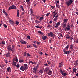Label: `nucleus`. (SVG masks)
I'll return each mask as SVG.
<instances>
[{
  "label": "nucleus",
  "instance_id": "obj_1",
  "mask_svg": "<svg viewBox=\"0 0 78 78\" xmlns=\"http://www.w3.org/2000/svg\"><path fill=\"white\" fill-rule=\"evenodd\" d=\"M28 64L27 63L24 64V66H21L20 69L22 70V71H24L25 70L28 69Z\"/></svg>",
  "mask_w": 78,
  "mask_h": 78
},
{
  "label": "nucleus",
  "instance_id": "obj_2",
  "mask_svg": "<svg viewBox=\"0 0 78 78\" xmlns=\"http://www.w3.org/2000/svg\"><path fill=\"white\" fill-rule=\"evenodd\" d=\"M69 46V45H67V46H66V47L65 48V49H63V52H64V54H69V51H66V50H67L68 49V47Z\"/></svg>",
  "mask_w": 78,
  "mask_h": 78
},
{
  "label": "nucleus",
  "instance_id": "obj_3",
  "mask_svg": "<svg viewBox=\"0 0 78 78\" xmlns=\"http://www.w3.org/2000/svg\"><path fill=\"white\" fill-rule=\"evenodd\" d=\"M56 10H55V11H54V12H53L52 13L51 16H53V17H54L55 16L56 19H57H57L58 18V16H59V14H57V12H56Z\"/></svg>",
  "mask_w": 78,
  "mask_h": 78
},
{
  "label": "nucleus",
  "instance_id": "obj_4",
  "mask_svg": "<svg viewBox=\"0 0 78 78\" xmlns=\"http://www.w3.org/2000/svg\"><path fill=\"white\" fill-rule=\"evenodd\" d=\"M73 1L72 0H67L66 2V3L67 4V5H69L70 4H71L73 2Z\"/></svg>",
  "mask_w": 78,
  "mask_h": 78
},
{
  "label": "nucleus",
  "instance_id": "obj_5",
  "mask_svg": "<svg viewBox=\"0 0 78 78\" xmlns=\"http://www.w3.org/2000/svg\"><path fill=\"white\" fill-rule=\"evenodd\" d=\"M48 36H51L52 37H54L55 36V34L52 32H50L49 33H48Z\"/></svg>",
  "mask_w": 78,
  "mask_h": 78
},
{
  "label": "nucleus",
  "instance_id": "obj_6",
  "mask_svg": "<svg viewBox=\"0 0 78 78\" xmlns=\"http://www.w3.org/2000/svg\"><path fill=\"white\" fill-rule=\"evenodd\" d=\"M66 38L67 39H70V40H72V39H73V37H72L71 36H69V35H67V36H66Z\"/></svg>",
  "mask_w": 78,
  "mask_h": 78
},
{
  "label": "nucleus",
  "instance_id": "obj_7",
  "mask_svg": "<svg viewBox=\"0 0 78 78\" xmlns=\"http://www.w3.org/2000/svg\"><path fill=\"white\" fill-rule=\"evenodd\" d=\"M16 9V5H11V6H10L9 7V9Z\"/></svg>",
  "mask_w": 78,
  "mask_h": 78
},
{
  "label": "nucleus",
  "instance_id": "obj_8",
  "mask_svg": "<svg viewBox=\"0 0 78 78\" xmlns=\"http://www.w3.org/2000/svg\"><path fill=\"white\" fill-rule=\"evenodd\" d=\"M61 22H58V23H56V25L55 26V27L57 28L60 25Z\"/></svg>",
  "mask_w": 78,
  "mask_h": 78
},
{
  "label": "nucleus",
  "instance_id": "obj_9",
  "mask_svg": "<svg viewBox=\"0 0 78 78\" xmlns=\"http://www.w3.org/2000/svg\"><path fill=\"white\" fill-rule=\"evenodd\" d=\"M70 24H68V25H67V26L66 27V29L67 30H68V31H69L70 29Z\"/></svg>",
  "mask_w": 78,
  "mask_h": 78
},
{
  "label": "nucleus",
  "instance_id": "obj_10",
  "mask_svg": "<svg viewBox=\"0 0 78 78\" xmlns=\"http://www.w3.org/2000/svg\"><path fill=\"white\" fill-rule=\"evenodd\" d=\"M48 67H46L44 70V71L46 72L47 74H48Z\"/></svg>",
  "mask_w": 78,
  "mask_h": 78
},
{
  "label": "nucleus",
  "instance_id": "obj_11",
  "mask_svg": "<svg viewBox=\"0 0 78 78\" xmlns=\"http://www.w3.org/2000/svg\"><path fill=\"white\" fill-rule=\"evenodd\" d=\"M5 55H6V57H10V52H7V53H6V54H5Z\"/></svg>",
  "mask_w": 78,
  "mask_h": 78
},
{
  "label": "nucleus",
  "instance_id": "obj_12",
  "mask_svg": "<svg viewBox=\"0 0 78 78\" xmlns=\"http://www.w3.org/2000/svg\"><path fill=\"white\" fill-rule=\"evenodd\" d=\"M20 42L22 44H26L27 43V42H26L24 40H20Z\"/></svg>",
  "mask_w": 78,
  "mask_h": 78
},
{
  "label": "nucleus",
  "instance_id": "obj_13",
  "mask_svg": "<svg viewBox=\"0 0 78 78\" xmlns=\"http://www.w3.org/2000/svg\"><path fill=\"white\" fill-rule=\"evenodd\" d=\"M13 61L14 62L16 61V63L17 62H18V59L17 57H16V58H13Z\"/></svg>",
  "mask_w": 78,
  "mask_h": 78
},
{
  "label": "nucleus",
  "instance_id": "obj_14",
  "mask_svg": "<svg viewBox=\"0 0 78 78\" xmlns=\"http://www.w3.org/2000/svg\"><path fill=\"white\" fill-rule=\"evenodd\" d=\"M5 44V41H2L1 43H0V45H4Z\"/></svg>",
  "mask_w": 78,
  "mask_h": 78
},
{
  "label": "nucleus",
  "instance_id": "obj_15",
  "mask_svg": "<svg viewBox=\"0 0 78 78\" xmlns=\"http://www.w3.org/2000/svg\"><path fill=\"white\" fill-rule=\"evenodd\" d=\"M63 21H64L65 22V27H66V26H67V19H64V20H63Z\"/></svg>",
  "mask_w": 78,
  "mask_h": 78
},
{
  "label": "nucleus",
  "instance_id": "obj_16",
  "mask_svg": "<svg viewBox=\"0 0 78 78\" xmlns=\"http://www.w3.org/2000/svg\"><path fill=\"white\" fill-rule=\"evenodd\" d=\"M74 64L75 66H78V59L75 61Z\"/></svg>",
  "mask_w": 78,
  "mask_h": 78
},
{
  "label": "nucleus",
  "instance_id": "obj_17",
  "mask_svg": "<svg viewBox=\"0 0 78 78\" xmlns=\"http://www.w3.org/2000/svg\"><path fill=\"white\" fill-rule=\"evenodd\" d=\"M52 73V71H50V69L48 68V75H51Z\"/></svg>",
  "mask_w": 78,
  "mask_h": 78
},
{
  "label": "nucleus",
  "instance_id": "obj_18",
  "mask_svg": "<svg viewBox=\"0 0 78 78\" xmlns=\"http://www.w3.org/2000/svg\"><path fill=\"white\" fill-rule=\"evenodd\" d=\"M62 25L63 26V28H65V29L66 25H65V22H64V20H63V22Z\"/></svg>",
  "mask_w": 78,
  "mask_h": 78
},
{
  "label": "nucleus",
  "instance_id": "obj_19",
  "mask_svg": "<svg viewBox=\"0 0 78 78\" xmlns=\"http://www.w3.org/2000/svg\"><path fill=\"white\" fill-rule=\"evenodd\" d=\"M17 17H20V11L19 10V9H17Z\"/></svg>",
  "mask_w": 78,
  "mask_h": 78
},
{
  "label": "nucleus",
  "instance_id": "obj_20",
  "mask_svg": "<svg viewBox=\"0 0 78 78\" xmlns=\"http://www.w3.org/2000/svg\"><path fill=\"white\" fill-rule=\"evenodd\" d=\"M9 22L11 25H14V22L12 21V20H9Z\"/></svg>",
  "mask_w": 78,
  "mask_h": 78
},
{
  "label": "nucleus",
  "instance_id": "obj_21",
  "mask_svg": "<svg viewBox=\"0 0 78 78\" xmlns=\"http://www.w3.org/2000/svg\"><path fill=\"white\" fill-rule=\"evenodd\" d=\"M16 62L13 61V62L12 63V66H16Z\"/></svg>",
  "mask_w": 78,
  "mask_h": 78
},
{
  "label": "nucleus",
  "instance_id": "obj_22",
  "mask_svg": "<svg viewBox=\"0 0 78 78\" xmlns=\"http://www.w3.org/2000/svg\"><path fill=\"white\" fill-rule=\"evenodd\" d=\"M47 38V37L46 36H43V37H42V39H43V40H45Z\"/></svg>",
  "mask_w": 78,
  "mask_h": 78
},
{
  "label": "nucleus",
  "instance_id": "obj_23",
  "mask_svg": "<svg viewBox=\"0 0 78 78\" xmlns=\"http://www.w3.org/2000/svg\"><path fill=\"white\" fill-rule=\"evenodd\" d=\"M7 49L8 51H11V47L10 46H8Z\"/></svg>",
  "mask_w": 78,
  "mask_h": 78
},
{
  "label": "nucleus",
  "instance_id": "obj_24",
  "mask_svg": "<svg viewBox=\"0 0 78 78\" xmlns=\"http://www.w3.org/2000/svg\"><path fill=\"white\" fill-rule=\"evenodd\" d=\"M38 33L41 34V36H42L43 35H44V33H42L41 31H40V30H39V31H38Z\"/></svg>",
  "mask_w": 78,
  "mask_h": 78
},
{
  "label": "nucleus",
  "instance_id": "obj_25",
  "mask_svg": "<svg viewBox=\"0 0 78 78\" xmlns=\"http://www.w3.org/2000/svg\"><path fill=\"white\" fill-rule=\"evenodd\" d=\"M3 12L4 13V14H5V15L6 16H7V12H6L5 11V10H4V9H3Z\"/></svg>",
  "mask_w": 78,
  "mask_h": 78
},
{
  "label": "nucleus",
  "instance_id": "obj_26",
  "mask_svg": "<svg viewBox=\"0 0 78 78\" xmlns=\"http://www.w3.org/2000/svg\"><path fill=\"white\" fill-rule=\"evenodd\" d=\"M11 69L10 67H8V68L7 69V70L8 72H9L10 69Z\"/></svg>",
  "mask_w": 78,
  "mask_h": 78
},
{
  "label": "nucleus",
  "instance_id": "obj_27",
  "mask_svg": "<svg viewBox=\"0 0 78 78\" xmlns=\"http://www.w3.org/2000/svg\"><path fill=\"white\" fill-rule=\"evenodd\" d=\"M44 20V18L43 16H41L40 17L39 20H40V21H41V20Z\"/></svg>",
  "mask_w": 78,
  "mask_h": 78
},
{
  "label": "nucleus",
  "instance_id": "obj_28",
  "mask_svg": "<svg viewBox=\"0 0 78 78\" xmlns=\"http://www.w3.org/2000/svg\"><path fill=\"white\" fill-rule=\"evenodd\" d=\"M67 75V73H64L63 71H62L63 76H66Z\"/></svg>",
  "mask_w": 78,
  "mask_h": 78
},
{
  "label": "nucleus",
  "instance_id": "obj_29",
  "mask_svg": "<svg viewBox=\"0 0 78 78\" xmlns=\"http://www.w3.org/2000/svg\"><path fill=\"white\" fill-rule=\"evenodd\" d=\"M73 72H76L77 69L76 68H74L73 70Z\"/></svg>",
  "mask_w": 78,
  "mask_h": 78
},
{
  "label": "nucleus",
  "instance_id": "obj_30",
  "mask_svg": "<svg viewBox=\"0 0 78 78\" xmlns=\"http://www.w3.org/2000/svg\"><path fill=\"white\" fill-rule=\"evenodd\" d=\"M33 72H35V73H36V72H37L36 69L35 68H33Z\"/></svg>",
  "mask_w": 78,
  "mask_h": 78
},
{
  "label": "nucleus",
  "instance_id": "obj_31",
  "mask_svg": "<svg viewBox=\"0 0 78 78\" xmlns=\"http://www.w3.org/2000/svg\"><path fill=\"white\" fill-rule=\"evenodd\" d=\"M11 50L12 51V53H14V51H15V49H12V48H11Z\"/></svg>",
  "mask_w": 78,
  "mask_h": 78
},
{
  "label": "nucleus",
  "instance_id": "obj_32",
  "mask_svg": "<svg viewBox=\"0 0 78 78\" xmlns=\"http://www.w3.org/2000/svg\"><path fill=\"white\" fill-rule=\"evenodd\" d=\"M50 27H52V26L50 25V24L48 23L47 26V28H50Z\"/></svg>",
  "mask_w": 78,
  "mask_h": 78
},
{
  "label": "nucleus",
  "instance_id": "obj_33",
  "mask_svg": "<svg viewBox=\"0 0 78 78\" xmlns=\"http://www.w3.org/2000/svg\"><path fill=\"white\" fill-rule=\"evenodd\" d=\"M20 8L22 10V11H24V9H23V5H21V6H20Z\"/></svg>",
  "mask_w": 78,
  "mask_h": 78
},
{
  "label": "nucleus",
  "instance_id": "obj_34",
  "mask_svg": "<svg viewBox=\"0 0 78 78\" xmlns=\"http://www.w3.org/2000/svg\"><path fill=\"white\" fill-rule=\"evenodd\" d=\"M12 47L13 49H15V46H14V45H12Z\"/></svg>",
  "mask_w": 78,
  "mask_h": 78
},
{
  "label": "nucleus",
  "instance_id": "obj_35",
  "mask_svg": "<svg viewBox=\"0 0 78 78\" xmlns=\"http://www.w3.org/2000/svg\"><path fill=\"white\" fill-rule=\"evenodd\" d=\"M73 45H71L70 47V49H73Z\"/></svg>",
  "mask_w": 78,
  "mask_h": 78
},
{
  "label": "nucleus",
  "instance_id": "obj_36",
  "mask_svg": "<svg viewBox=\"0 0 78 78\" xmlns=\"http://www.w3.org/2000/svg\"><path fill=\"white\" fill-rule=\"evenodd\" d=\"M33 46L35 47V48H37V46H36V45H35V44H33Z\"/></svg>",
  "mask_w": 78,
  "mask_h": 78
},
{
  "label": "nucleus",
  "instance_id": "obj_37",
  "mask_svg": "<svg viewBox=\"0 0 78 78\" xmlns=\"http://www.w3.org/2000/svg\"><path fill=\"white\" fill-rule=\"evenodd\" d=\"M36 28H39V29H41L42 27H40V26H36Z\"/></svg>",
  "mask_w": 78,
  "mask_h": 78
},
{
  "label": "nucleus",
  "instance_id": "obj_38",
  "mask_svg": "<svg viewBox=\"0 0 78 78\" xmlns=\"http://www.w3.org/2000/svg\"><path fill=\"white\" fill-rule=\"evenodd\" d=\"M29 63L30 64H33V62H32V61H29Z\"/></svg>",
  "mask_w": 78,
  "mask_h": 78
},
{
  "label": "nucleus",
  "instance_id": "obj_39",
  "mask_svg": "<svg viewBox=\"0 0 78 78\" xmlns=\"http://www.w3.org/2000/svg\"><path fill=\"white\" fill-rule=\"evenodd\" d=\"M36 18L39 19V20L40 16H36Z\"/></svg>",
  "mask_w": 78,
  "mask_h": 78
},
{
  "label": "nucleus",
  "instance_id": "obj_40",
  "mask_svg": "<svg viewBox=\"0 0 78 78\" xmlns=\"http://www.w3.org/2000/svg\"><path fill=\"white\" fill-rule=\"evenodd\" d=\"M20 62H23V59H20L19 60Z\"/></svg>",
  "mask_w": 78,
  "mask_h": 78
},
{
  "label": "nucleus",
  "instance_id": "obj_41",
  "mask_svg": "<svg viewBox=\"0 0 78 78\" xmlns=\"http://www.w3.org/2000/svg\"><path fill=\"white\" fill-rule=\"evenodd\" d=\"M30 12H31V14H32V15H33V9H30Z\"/></svg>",
  "mask_w": 78,
  "mask_h": 78
},
{
  "label": "nucleus",
  "instance_id": "obj_42",
  "mask_svg": "<svg viewBox=\"0 0 78 78\" xmlns=\"http://www.w3.org/2000/svg\"><path fill=\"white\" fill-rule=\"evenodd\" d=\"M62 63L61 62V63H59V67H61L62 66Z\"/></svg>",
  "mask_w": 78,
  "mask_h": 78
},
{
  "label": "nucleus",
  "instance_id": "obj_43",
  "mask_svg": "<svg viewBox=\"0 0 78 78\" xmlns=\"http://www.w3.org/2000/svg\"><path fill=\"white\" fill-rule=\"evenodd\" d=\"M30 0H26V2H27V4H29V3H28V2H29V1Z\"/></svg>",
  "mask_w": 78,
  "mask_h": 78
},
{
  "label": "nucleus",
  "instance_id": "obj_44",
  "mask_svg": "<svg viewBox=\"0 0 78 78\" xmlns=\"http://www.w3.org/2000/svg\"><path fill=\"white\" fill-rule=\"evenodd\" d=\"M54 21H55V22H56L57 20V19H56V16L55 17V18H54Z\"/></svg>",
  "mask_w": 78,
  "mask_h": 78
},
{
  "label": "nucleus",
  "instance_id": "obj_45",
  "mask_svg": "<svg viewBox=\"0 0 78 78\" xmlns=\"http://www.w3.org/2000/svg\"><path fill=\"white\" fill-rule=\"evenodd\" d=\"M19 22H18V21H16V25H19Z\"/></svg>",
  "mask_w": 78,
  "mask_h": 78
},
{
  "label": "nucleus",
  "instance_id": "obj_46",
  "mask_svg": "<svg viewBox=\"0 0 78 78\" xmlns=\"http://www.w3.org/2000/svg\"><path fill=\"white\" fill-rule=\"evenodd\" d=\"M4 26L5 28H7V25L6 24H4Z\"/></svg>",
  "mask_w": 78,
  "mask_h": 78
},
{
  "label": "nucleus",
  "instance_id": "obj_47",
  "mask_svg": "<svg viewBox=\"0 0 78 78\" xmlns=\"http://www.w3.org/2000/svg\"><path fill=\"white\" fill-rule=\"evenodd\" d=\"M27 56H31V55H30L29 53H27Z\"/></svg>",
  "mask_w": 78,
  "mask_h": 78
},
{
  "label": "nucleus",
  "instance_id": "obj_48",
  "mask_svg": "<svg viewBox=\"0 0 78 78\" xmlns=\"http://www.w3.org/2000/svg\"><path fill=\"white\" fill-rule=\"evenodd\" d=\"M27 39H30V36H27Z\"/></svg>",
  "mask_w": 78,
  "mask_h": 78
},
{
  "label": "nucleus",
  "instance_id": "obj_49",
  "mask_svg": "<svg viewBox=\"0 0 78 78\" xmlns=\"http://www.w3.org/2000/svg\"><path fill=\"white\" fill-rule=\"evenodd\" d=\"M16 66L17 68H19V67H20V65H19V64H17Z\"/></svg>",
  "mask_w": 78,
  "mask_h": 78
},
{
  "label": "nucleus",
  "instance_id": "obj_50",
  "mask_svg": "<svg viewBox=\"0 0 78 78\" xmlns=\"http://www.w3.org/2000/svg\"><path fill=\"white\" fill-rule=\"evenodd\" d=\"M60 72L61 73V74H62V75H63V74H62V73H63V72H62V69H60Z\"/></svg>",
  "mask_w": 78,
  "mask_h": 78
},
{
  "label": "nucleus",
  "instance_id": "obj_51",
  "mask_svg": "<svg viewBox=\"0 0 78 78\" xmlns=\"http://www.w3.org/2000/svg\"><path fill=\"white\" fill-rule=\"evenodd\" d=\"M39 72L40 73H41H41H43V72L42 70H40V71H39Z\"/></svg>",
  "mask_w": 78,
  "mask_h": 78
},
{
  "label": "nucleus",
  "instance_id": "obj_52",
  "mask_svg": "<svg viewBox=\"0 0 78 78\" xmlns=\"http://www.w3.org/2000/svg\"><path fill=\"white\" fill-rule=\"evenodd\" d=\"M52 39H50L49 40V42L50 43H51V42H52Z\"/></svg>",
  "mask_w": 78,
  "mask_h": 78
},
{
  "label": "nucleus",
  "instance_id": "obj_53",
  "mask_svg": "<svg viewBox=\"0 0 78 78\" xmlns=\"http://www.w3.org/2000/svg\"><path fill=\"white\" fill-rule=\"evenodd\" d=\"M50 6H51V8L52 9H54L55 6H53L52 5H50Z\"/></svg>",
  "mask_w": 78,
  "mask_h": 78
},
{
  "label": "nucleus",
  "instance_id": "obj_54",
  "mask_svg": "<svg viewBox=\"0 0 78 78\" xmlns=\"http://www.w3.org/2000/svg\"><path fill=\"white\" fill-rule=\"evenodd\" d=\"M4 66H5V65H2V66H1V65H0V66L1 67V68H3L4 67Z\"/></svg>",
  "mask_w": 78,
  "mask_h": 78
},
{
  "label": "nucleus",
  "instance_id": "obj_55",
  "mask_svg": "<svg viewBox=\"0 0 78 78\" xmlns=\"http://www.w3.org/2000/svg\"><path fill=\"white\" fill-rule=\"evenodd\" d=\"M45 66H49V65H48V64L47 63H45V64H44Z\"/></svg>",
  "mask_w": 78,
  "mask_h": 78
},
{
  "label": "nucleus",
  "instance_id": "obj_56",
  "mask_svg": "<svg viewBox=\"0 0 78 78\" xmlns=\"http://www.w3.org/2000/svg\"><path fill=\"white\" fill-rule=\"evenodd\" d=\"M24 55L25 56L27 55V53H26V52H24Z\"/></svg>",
  "mask_w": 78,
  "mask_h": 78
},
{
  "label": "nucleus",
  "instance_id": "obj_57",
  "mask_svg": "<svg viewBox=\"0 0 78 78\" xmlns=\"http://www.w3.org/2000/svg\"><path fill=\"white\" fill-rule=\"evenodd\" d=\"M34 77L36 78L37 77H38V76L37 75H35V76H34Z\"/></svg>",
  "mask_w": 78,
  "mask_h": 78
},
{
  "label": "nucleus",
  "instance_id": "obj_58",
  "mask_svg": "<svg viewBox=\"0 0 78 78\" xmlns=\"http://www.w3.org/2000/svg\"><path fill=\"white\" fill-rule=\"evenodd\" d=\"M59 2H60L59 0H58L56 1L57 3L58 4H59V3H60Z\"/></svg>",
  "mask_w": 78,
  "mask_h": 78
},
{
  "label": "nucleus",
  "instance_id": "obj_59",
  "mask_svg": "<svg viewBox=\"0 0 78 78\" xmlns=\"http://www.w3.org/2000/svg\"><path fill=\"white\" fill-rule=\"evenodd\" d=\"M59 35L60 36H62V34L61 33H59Z\"/></svg>",
  "mask_w": 78,
  "mask_h": 78
},
{
  "label": "nucleus",
  "instance_id": "obj_60",
  "mask_svg": "<svg viewBox=\"0 0 78 78\" xmlns=\"http://www.w3.org/2000/svg\"><path fill=\"white\" fill-rule=\"evenodd\" d=\"M5 63H8V62H9V61H8V60H7L6 59L5 60Z\"/></svg>",
  "mask_w": 78,
  "mask_h": 78
},
{
  "label": "nucleus",
  "instance_id": "obj_61",
  "mask_svg": "<svg viewBox=\"0 0 78 78\" xmlns=\"http://www.w3.org/2000/svg\"><path fill=\"white\" fill-rule=\"evenodd\" d=\"M50 13H47L46 14V16H49V15H50Z\"/></svg>",
  "mask_w": 78,
  "mask_h": 78
},
{
  "label": "nucleus",
  "instance_id": "obj_62",
  "mask_svg": "<svg viewBox=\"0 0 78 78\" xmlns=\"http://www.w3.org/2000/svg\"><path fill=\"white\" fill-rule=\"evenodd\" d=\"M35 22L36 23H38V20H35Z\"/></svg>",
  "mask_w": 78,
  "mask_h": 78
},
{
  "label": "nucleus",
  "instance_id": "obj_63",
  "mask_svg": "<svg viewBox=\"0 0 78 78\" xmlns=\"http://www.w3.org/2000/svg\"><path fill=\"white\" fill-rule=\"evenodd\" d=\"M56 7H59L58 4H57V3H56Z\"/></svg>",
  "mask_w": 78,
  "mask_h": 78
},
{
  "label": "nucleus",
  "instance_id": "obj_64",
  "mask_svg": "<svg viewBox=\"0 0 78 78\" xmlns=\"http://www.w3.org/2000/svg\"><path fill=\"white\" fill-rule=\"evenodd\" d=\"M40 54L41 55H42L43 52H40Z\"/></svg>",
  "mask_w": 78,
  "mask_h": 78
}]
</instances>
